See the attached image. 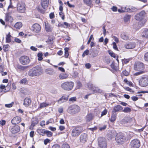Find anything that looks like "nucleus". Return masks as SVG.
I'll return each mask as SVG.
<instances>
[{"mask_svg": "<svg viewBox=\"0 0 148 148\" xmlns=\"http://www.w3.org/2000/svg\"><path fill=\"white\" fill-rule=\"evenodd\" d=\"M142 35L143 37L148 38V29L144 30L142 32Z\"/></svg>", "mask_w": 148, "mask_h": 148, "instance_id": "30", "label": "nucleus"}, {"mask_svg": "<svg viewBox=\"0 0 148 148\" xmlns=\"http://www.w3.org/2000/svg\"><path fill=\"white\" fill-rule=\"evenodd\" d=\"M145 15V12L142 11L135 16V19L137 20L140 21L143 19Z\"/></svg>", "mask_w": 148, "mask_h": 148, "instance_id": "14", "label": "nucleus"}, {"mask_svg": "<svg viewBox=\"0 0 148 148\" xmlns=\"http://www.w3.org/2000/svg\"><path fill=\"white\" fill-rule=\"evenodd\" d=\"M21 84H26L28 83V81L26 78H24L21 79L20 82Z\"/></svg>", "mask_w": 148, "mask_h": 148, "instance_id": "39", "label": "nucleus"}, {"mask_svg": "<svg viewBox=\"0 0 148 148\" xmlns=\"http://www.w3.org/2000/svg\"><path fill=\"white\" fill-rule=\"evenodd\" d=\"M82 127L79 126L74 127L72 130L71 135L73 137H75L79 136L83 131Z\"/></svg>", "mask_w": 148, "mask_h": 148, "instance_id": "2", "label": "nucleus"}, {"mask_svg": "<svg viewBox=\"0 0 148 148\" xmlns=\"http://www.w3.org/2000/svg\"><path fill=\"white\" fill-rule=\"evenodd\" d=\"M123 109V108L119 105L116 106L114 107L112 112V113H114L116 112H119L122 110Z\"/></svg>", "mask_w": 148, "mask_h": 148, "instance_id": "18", "label": "nucleus"}, {"mask_svg": "<svg viewBox=\"0 0 148 148\" xmlns=\"http://www.w3.org/2000/svg\"><path fill=\"white\" fill-rule=\"evenodd\" d=\"M62 148H70V147L68 144L64 143L62 145Z\"/></svg>", "mask_w": 148, "mask_h": 148, "instance_id": "48", "label": "nucleus"}, {"mask_svg": "<svg viewBox=\"0 0 148 148\" xmlns=\"http://www.w3.org/2000/svg\"><path fill=\"white\" fill-rule=\"evenodd\" d=\"M145 60L147 61H148V52L145 53L144 56Z\"/></svg>", "mask_w": 148, "mask_h": 148, "instance_id": "54", "label": "nucleus"}, {"mask_svg": "<svg viewBox=\"0 0 148 148\" xmlns=\"http://www.w3.org/2000/svg\"><path fill=\"white\" fill-rule=\"evenodd\" d=\"M89 52V51L88 50L85 51L82 54V56L83 57H84L85 55H88V54Z\"/></svg>", "mask_w": 148, "mask_h": 148, "instance_id": "45", "label": "nucleus"}, {"mask_svg": "<svg viewBox=\"0 0 148 148\" xmlns=\"http://www.w3.org/2000/svg\"><path fill=\"white\" fill-rule=\"evenodd\" d=\"M50 141L49 139L48 138L45 139L44 141V144L46 145Z\"/></svg>", "mask_w": 148, "mask_h": 148, "instance_id": "61", "label": "nucleus"}, {"mask_svg": "<svg viewBox=\"0 0 148 148\" xmlns=\"http://www.w3.org/2000/svg\"><path fill=\"white\" fill-rule=\"evenodd\" d=\"M68 76V75L64 73H61L59 75V77L60 79H66Z\"/></svg>", "mask_w": 148, "mask_h": 148, "instance_id": "24", "label": "nucleus"}, {"mask_svg": "<svg viewBox=\"0 0 148 148\" xmlns=\"http://www.w3.org/2000/svg\"><path fill=\"white\" fill-rule=\"evenodd\" d=\"M69 49L67 47H66L64 48V51H65V54L64 56L65 58H67L69 55V53L68 52V50Z\"/></svg>", "mask_w": 148, "mask_h": 148, "instance_id": "40", "label": "nucleus"}, {"mask_svg": "<svg viewBox=\"0 0 148 148\" xmlns=\"http://www.w3.org/2000/svg\"><path fill=\"white\" fill-rule=\"evenodd\" d=\"M22 23L21 22H17L14 25V27L17 29H20L22 26Z\"/></svg>", "mask_w": 148, "mask_h": 148, "instance_id": "33", "label": "nucleus"}, {"mask_svg": "<svg viewBox=\"0 0 148 148\" xmlns=\"http://www.w3.org/2000/svg\"><path fill=\"white\" fill-rule=\"evenodd\" d=\"M144 69L143 64L141 62H138L135 63L134 66V69L137 71H142Z\"/></svg>", "mask_w": 148, "mask_h": 148, "instance_id": "10", "label": "nucleus"}, {"mask_svg": "<svg viewBox=\"0 0 148 148\" xmlns=\"http://www.w3.org/2000/svg\"><path fill=\"white\" fill-rule=\"evenodd\" d=\"M131 148H138L140 146V143L138 139L132 140L130 144Z\"/></svg>", "mask_w": 148, "mask_h": 148, "instance_id": "9", "label": "nucleus"}, {"mask_svg": "<svg viewBox=\"0 0 148 148\" xmlns=\"http://www.w3.org/2000/svg\"><path fill=\"white\" fill-rule=\"evenodd\" d=\"M45 72L46 73L50 75H53L55 73V72L53 69H46Z\"/></svg>", "mask_w": 148, "mask_h": 148, "instance_id": "26", "label": "nucleus"}, {"mask_svg": "<svg viewBox=\"0 0 148 148\" xmlns=\"http://www.w3.org/2000/svg\"><path fill=\"white\" fill-rule=\"evenodd\" d=\"M121 38L123 40H127L129 37L127 35L124 33H122L121 34Z\"/></svg>", "mask_w": 148, "mask_h": 148, "instance_id": "36", "label": "nucleus"}, {"mask_svg": "<svg viewBox=\"0 0 148 148\" xmlns=\"http://www.w3.org/2000/svg\"><path fill=\"white\" fill-rule=\"evenodd\" d=\"M83 1L84 3L88 6H90L92 3V0H83Z\"/></svg>", "mask_w": 148, "mask_h": 148, "instance_id": "37", "label": "nucleus"}, {"mask_svg": "<svg viewBox=\"0 0 148 148\" xmlns=\"http://www.w3.org/2000/svg\"><path fill=\"white\" fill-rule=\"evenodd\" d=\"M42 54L41 53H39L37 55V56L38 57V60L39 61L41 60H42Z\"/></svg>", "mask_w": 148, "mask_h": 148, "instance_id": "44", "label": "nucleus"}, {"mask_svg": "<svg viewBox=\"0 0 148 148\" xmlns=\"http://www.w3.org/2000/svg\"><path fill=\"white\" fill-rule=\"evenodd\" d=\"M107 112V111L106 109H105L102 112L101 114V116H103L106 115Z\"/></svg>", "mask_w": 148, "mask_h": 148, "instance_id": "55", "label": "nucleus"}, {"mask_svg": "<svg viewBox=\"0 0 148 148\" xmlns=\"http://www.w3.org/2000/svg\"><path fill=\"white\" fill-rule=\"evenodd\" d=\"M42 73L40 67L37 66L31 69L29 72L28 75L31 77H34L41 75Z\"/></svg>", "mask_w": 148, "mask_h": 148, "instance_id": "1", "label": "nucleus"}, {"mask_svg": "<svg viewBox=\"0 0 148 148\" xmlns=\"http://www.w3.org/2000/svg\"><path fill=\"white\" fill-rule=\"evenodd\" d=\"M98 144L101 148H106L107 146L106 141L104 138L100 137L98 138Z\"/></svg>", "mask_w": 148, "mask_h": 148, "instance_id": "5", "label": "nucleus"}, {"mask_svg": "<svg viewBox=\"0 0 148 148\" xmlns=\"http://www.w3.org/2000/svg\"><path fill=\"white\" fill-rule=\"evenodd\" d=\"M59 15L62 18V19L64 20V14L62 12H59Z\"/></svg>", "mask_w": 148, "mask_h": 148, "instance_id": "53", "label": "nucleus"}, {"mask_svg": "<svg viewBox=\"0 0 148 148\" xmlns=\"http://www.w3.org/2000/svg\"><path fill=\"white\" fill-rule=\"evenodd\" d=\"M49 105V104L46 102H45L42 103H41L40 104L39 108L40 109H42L48 106Z\"/></svg>", "mask_w": 148, "mask_h": 148, "instance_id": "27", "label": "nucleus"}, {"mask_svg": "<svg viewBox=\"0 0 148 148\" xmlns=\"http://www.w3.org/2000/svg\"><path fill=\"white\" fill-rule=\"evenodd\" d=\"M68 99V96H63L61 98H60L58 101V102L59 103H61L64 102Z\"/></svg>", "mask_w": 148, "mask_h": 148, "instance_id": "23", "label": "nucleus"}, {"mask_svg": "<svg viewBox=\"0 0 148 148\" xmlns=\"http://www.w3.org/2000/svg\"><path fill=\"white\" fill-rule=\"evenodd\" d=\"M20 63L23 65H26L29 64L30 60L29 57L26 56H23L19 59Z\"/></svg>", "mask_w": 148, "mask_h": 148, "instance_id": "7", "label": "nucleus"}, {"mask_svg": "<svg viewBox=\"0 0 148 148\" xmlns=\"http://www.w3.org/2000/svg\"><path fill=\"white\" fill-rule=\"evenodd\" d=\"M10 130L12 134H15L20 131V127L18 125H15L11 128Z\"/></svg>", "mask_w": 148, "mask_h": 148, "instance_id": "15", "label": "nucleus"}, {"mask_svg": "<svg viewBox=\"0 0 148 148\" xmlns=\"http://www.w3.org/2000/svg\"><path fill=\"white\" fill-rule=\"evenodd\" d=\"M59 128L60 131H63L65 129V127L63 126L60 125L59 127Z\"/></svg>", "mask_w": 148, "mask_h": 148, "instance_id": "63", "label": "nucleus"}, {"mask_svg": "<svg viewBox=\"0 0 148 148\" xmlns=\"http://www.w3.org/2000/svg\"><path fill=\"white\" fill-rule=\"evenodd\" d=\"M88 88L95 93H102L103 92L102 90L99 87L95 86L91 83H88Z\"/></svg>", "mask_w": 148, "mask_h": 148, "instance_id": "8", "label": "nucleus"}, {"mask_svg": "<svg viewBox=\"0 0 148 148\" xmlns=\"http://www.w3.org/2000/svg\"><path fill=\"white\" fill-rule=\"evenodd\" d=\"M58 26L63 27L64 28H66L70 27V25L66 22H64L63 24H60L58 25Z\"/></svg>", "mask_w": 148, "mask_h": 148, "instance_id": "31", "label": "nucleus"}, {"mask_svg": "<svg viewBox=\"0 0 148 148\" xmlns=\"http://www.w3.org/2000/svg\"><path fill=\"white\" fill-rule=\"evenodd\" d=\"M21 121V118L17 116L14 117L11 120V122L13 124L16 125L20 123Z\"/></svg>", "mask_w": 148, "mask_h": 148, "instance_id": "16", "label": "nucleus"}, {"mask_svg": "<svg viewBox=\"0 0 148 148\" xmlns=\"http://www.w3.org/2000/svg\"><path fill=\"white\" fill-rule=\"evenodd\" d=\"M116 114L112 113L110 119V121L111 122H113L115 120L116 118Z\"/></svg>", "mask_w": 148, "mask_h": 148, "instance_id": "38", "label": "nucleus"}, {"mask_svg": "<svg viewBox=\"0 0 148 148\" xmlns=\"http://www.w3.org/2000/svg\"><path fill=\"white\" fill-rule=\"evenodd\" d=\"M17 10L19 12H23L25 10V5L23 3H18L17 5Z\"/></svg>", "mask_w": 148, "mask_h": 148, "instance_id": "12", "label": "nucleus"}, {"mask_svg": "<svg viewBox=\"0 0 148 148\" xmlns=\"http://www.w3.org/2000/svg\"><path fill=\"white\" fill-rule=\"evenodd\" d=\"M123 73L124 75L126 76H127L128 75L129 73L126 70H124L123 71Z\"/></svg>", "mask_w": 148, "mask_h": 148, "instance_id": "59", "label": "nucleus"}, {"mask_svg": "<svg viewBox=\"0 0 148 148\" xmlns=\"http://www.w3.org/2000/svg\"><path fill=\"white\" fill-rule=\"evenodd\" d=\"M126 9L125 8V7L122 8L121 9H119L118 10V11L119 12L122 13L124 12H127Z\"/></svg>", "mask_w": 148, "mask_h": 148, "instance_id": "47", "label": "nucleus"}, {"mask_svg": "<svg viewBox=\"0 0 148 148\" xmlns=\"http://www.w3.org/2000/svg\"><path fill=\"white\" fill-rule=\"evenodd\" d=\"M125 8L126 9V11L127 12H133L136 11V9L134 7L129 8L127 7H125Z\"/></svg>", "mask_w": 148, "mask_h": 148, "instance_id": "28", "label": "nucleus"}, {"mask_svg": "<svg viewBox=\"0 0 148 148\" xmlns=\"http://www.w3.org/2000/svg\"><path fill=\"white\" fill-rule=\"evenodd\" d=\"M14 103L13 102H12V103H10V104H5V107L8 108H10L13 105V104Z\"/></svg>", "mask_w": 148, "mask_h": 148, "instance_id": "49", "label": "nucleus"}, {"mask_svg": "<svg viewBox=\"0 0 148 148\" xmlns=\"http://www.w3.org/2000/svg\"><path fill=\"white\" fill-rule=\"evenodd\" d=\"M52 148H60V146L58 144H56L53 145Z\"/></svg>", "mask_w": 148, "mask_h": 148, "instance_id": "64", "label": "nucleus"}, {"mask_svg": "<svg viewBox=\"0 0 148 148\" xmlns=\"http://www.w3.org/2000/svg\"><path fill=\"white\" fill-rule=\"evenodd\" d=\"M11 35L10 34V33H9L7 35H6V42L7 43L10 42L11 41Z\"/></svg>", "mask_w": 148, "mask_h": 148, "instance_id": "32", "label": "nucleus"}, {"mask_svg": "<svg viewBox=\"0 0 148 148\" xmlns=\"http://www.w3.org/2000/svg\"><path fill=\"white\" fill-rule=\"evenodd\" d=\"M6 121L5 120H2L0 121V124L3 126L5 124Z\"/></svg>", "mask_w": 148, "mask_h": 148, "instance_id": "56", "label": "nucleus"}, {"mask_svg": "<svg viewBox=\"0 0 148 148\" xmlns=\"http://www.w3.org/2000/svg\"><path fill=\"white\" fill-rule=\"evenodd\" d=\"M30 49L32 51H36L37 50V49L34 47L32 46L30 47Z\"/></svg>", "mask_w": 148, "mask_h": 148, "instance_id": "62", "label": "nucleus"}, {"mask_svg": "<svg viewBox=\"0 0 148 148\" xmlns=\"http://www.w3.org/2000/svg\"><path fill=\"white\" fill-rule=\"evenodd\" d=\"M136 46V44L134 42H130L125 44V47L127 49H132L134 48Z\"/></svg>", "mask_w": 148, "mask_h": 148, "instance_id": "17", "label": "nucleus"}, {"mask_svg": "<svg viewBox=\"0 0 148 148\" xmlns=\"http://www.w3.org/2000/svg\"><path fill=\"white\" fill-rule=\"evenodd\" d=\"M58 112L60 113H62L63 112V108L60 107L58 108Z\"/></svg>", "mask_w": 148, "mask_h": 148, "instance_id": "58", "label": "nucleus"}, {"mask_svg": "<svg viewBox=\"0 0 148 148\" xmlns=\"http://www.w3.org/2000/svg\"><path fill=\"white\" fill-rule=\"evenodd\" d=\"M87 135L85 134H82L80 137V141L81 142L84 143L86 141Z\"/></svg>", "mask_w": 148, "mask_h": 148, "instance_id": "22", "label": "nucleus"}, {"mask_svg": "<svg viewBox=\"0 0 148 148\" xmlns=\"http://www.w3.org/2000/svg\"><path fill=\"white\" fill-rule=\"evenodd\" d=\"M143 73H144L143 71H139V72H138L135 73L134 75H139L143 74Z\"/></svg>", "mask_w": 148, "mask_h": 148, "instance_id": "57", "label": "nucleus"}, {"mask_svg": "<svg viewBox=\"0 0 148 148\" xmlns=\"http://www.w3.org/2000/svg\"><path fill=\"white\" fill-rule=\"evenodd\" d=\"M73 86V82H67L62 83L61 85V87L64 90H70L72 89Z\"/></svg>", "mask_w": 148, "mask_h": 148, "instance_id": "3", "label": "nucleus"}, {"mask_svg": "<svg viewBox=\"0 0 148 148\" xmlns=\"http://www.w3.org/2000/svg\"><path fill=\"white\" fill-rule=\"evenodd\" d=\"M5 21L7 22H12L13 21L12 17L9 13H6L5 16Z\"/></svg>", "mask_w": 148, "mask_h": 148, "instance_id": "19", "label": "nucleus"}, {"mask_svg": "<svg viewBox=\"0 0 148 148\" xmlns=\"http://www.w3.org/2000/svg\"><path fill=\"white\" fill-rule=\"evenodd\" d=\"M125 137L123 134L121 133H119L117 134V136L115 138V140L117 142L119 143H122V142L125 140Z\"/></svg>", "mask_w": 148, "mask_h": 148, "instance_id": "13", "label": "nucleus"}, {"mask_svg": "<svg viewBox=\"0 0 148 148\" xmlns=\"http://www.w3.org/2000/svg\"><path fill=\"white\" fill-rule=\"evenodd\" d=\"M49 2V0H41V5L44 9L46 8L48 6Z\"/></svg>", "mask_w": 148, "mask_h": 148, "instance_id": "20", "label": "nucleus"}, {"mask_svg": "<svg viewBox=\"0 0 148 148\" xmlns=\"http://www.w3.org/2000/svg\"><path fill=\"white\" fill-rule=\"evenodd\" d=\"M130 60V59H124L122 60V61L123 63L126 64L129 62Z\"/></svg>", "mask_w": 148, "mask_h": 148, "instance_id": "50", "label": "nucleus"}, {"mask_svg": "<svg viewBox=\"0 0 148 148\" xmlns=\"http://www.w3.org/2000/svg\"><path fill=\"white\" fill-rule=\"evenodd\" d=\"M131 109L128 107H125L124 108L123 110H122V111L124 112L125 113H129L131 111Z\"/></svg>", "mask_w": 148, "mask_h": 148, "instance_id": "41", "label": "nucleus"}, {"mask_svg": "<svg viewBox=\"0 0 148 148\" xmlns=\"http://www.w3.org/2000/svg\"><path fill=\"white\" fill-rule=\"evenodd\" d=\"M113 38H114V40L117 43H118L119 42V39L117 37L114 36H113Z\"/></svg>", "mask_w": 148, "mask_h": 148, "instance_id": "60", "label": "nucleus"}, {"mask_svg": "<svg viewBox=\"0 0 148 148\" xmlns=\"http://www.w3.org/2000/svg\"><path fill=\"white\" fill-rule=\"evenodd\" d=\"M41 29L40 25L37 23L34 24L31 27V30L34 33H38Z\"/></svg>", "mask_w": 148, "mask_h": 148, "instance_id": "11", "label": "nucleus"}, {"mask_svg": "<svg viewBox=\"0 0 148 148\" xmlns=\"http://www.w3.org/2000/svg\"><path fill=\"white\" fill-rule=\"evenodd\" d=\"M31 101L28 98H26L24 101L23 105L26 107H28L31 103Z\"/></svg>", "mask_w": 148, "mask_h": 148, "instance_id": "21", "label": "nucleus"}, {"mask_svg": "<svg viewBox=\"0 0 148 148\" xmlns=\"http://www.w3.org/2000/svg\"><path fill=\"white\" fill-rule=\"evenodd\" d=\"M76 100V98L75 97H73L70 98L69 100V101H71L72 102H73L74 101H75Z\"/></svg>", "mask_w": 148, "mask_h": 148, "instance_id": "52", "label": "nucleus"}, {"mask_svg": "<svg viewBox=\"0 0 148 148\" xmlns=\"http://www.w3.org/2000/svg\"><path fill=\"white\" fill-rule=\"evenodd\" d=\"M139 84L143 87L147 86L148 85V77L146 76L142 77L140 80Z\"/></svg>", "mask_w": 148, "mask_h": 148, "instance_id": "6", "label": "nucleus"}, {"mask_svg": "<svg viewBox=\"0 0 148 148\" xmlns=\"http://www.w3.org/2000/svg\"><path fill=\"white\" fill-rule=\"evenodd\" d=\"M86 119L87 121L89 122L92 120L93 119V116L92 114H88L86 116Z\"/></svg>", "mask_w": 148, "mask_h": 148, "instance_id": "34", "label": "nucleus"}, {"mask_svg": "<svg viewBox=\"0 0 148 148\" xmlns=\"http://www.w3.org/2000/svg\"><path fill=\"white\" fill-rule=\"evenodd\" d=\"M113 48L116 50H118V49L116 45V44L115 42H113L112 43Z\"/></svg>", "mask_w": 148, "mask_h": 148, "instance_id": "51", "label": "nucleus"}, {"mask_svg": "<svg viewBox=\"0 0 148 148\" xmlns=\"http://www.w3.org/2000/svg\"><path fill=\"white\" fill-rule=\"evenodd\" d=\"M45 29L47 32H51L52 31V28L51 26L48 23L45 22Z\"/></svg>", "mask_w": 148, "mask_h": 148, "instance_id": "25", "label": "nucleus"}, {"mask_svg": "<svg viewBox=\"0 0 148 148\" xmlns=\"http://www.w3.org/2000/svg\"><path fill=\"white\" fill-rule=\"evenodd\" d=\"M117 134H117L115 131H113L112 132L111 134H110L111 138H112L115 137H116Z\"/></svg>", "mask_w": 148, "mask_h": 148, "instance_id": "42", "label": "nucleus"}, {"mask_svg": "<svg viewBox=\"0 0 148 148\" xmlns=\"http://www.w3.org/2000/svg\"><path fill=\"white\" fill-rule=\"evenodd\" d=\"M109 54L110 55V56L113 58H115V53H113L112 51H108Z\"/></svg>", "mask_w": 148, "mask_h": 148, "instance_id": "46", "label": "nucleus"}, {"mask_svg": "<svg viewBox=\"0 0 148 148\" xmlns=\"http://www.w3.org/2000/svg\"><path fill=\"white\" fill-rule=\"evenodd\" d=\"M46 130L44 129H37V132L40 134L44 136L45 134Z\"/></svg>", "mask_w": 148, "mask_h": 148, "instance_id": "29", "label": "nucleus"}, {"mask_svg": "<svg viewBox=\"0 0 148 148\" xmlns=\"http://www.w3.org/2000/svg\"><path fill=\"white\" fill-rule=\"evenodd\" d=\"M46 134L47 136L49 137H51L52 135V133L47 130H46L45 134Z\"/></svg>", "mask_w": 148, "mask_h": 148, "instance_id": "43", "label": "nucleus"}, {"mask_svg": "<svg viewBox=\"0 0 148 148\" xmlns=\"http://www.w3.org/2000/svg\"><path fill=\"white\" fill-rule=\"evenodd\" d=\"M131 16L129 15H126L124 17V20L125 22H127L130 20Z\"/></svg>", "mask_w": 148, "mask_h": 148, "instance_id": "35", "label": "nucleus"}, {"mask_svg": "<svg viewBox=\"0 0 148 148\" xmlns=\"http://www.w3.org/2000/svg\"><path fill=\"white\" fill-rule=\"evenodd\" d=\"M80 110L79 107L76 105L70 106L67 110V112L71 114H74L79 112Z\"/></svg>", "mask_w": 148, "mask_h": 148, "instance_id": "4", "label": "nucleus"}]
</instances>
